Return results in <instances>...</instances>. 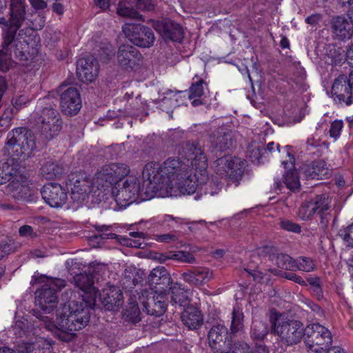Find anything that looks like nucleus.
<instances>
[{
    "instance_id": "nucleus-64",
    "label": "nucleus",
    "mask_w": 353,
    "mask_h": 353,
    "mask_svg": "<svg viewBox=\"0 0 353 353\" xmlns=\"http://www.w3.org/2000/svg\"><path fill=\"white\" fill-rule=\"evenodd\" d=\"M28 102L29 99L26 96L20 95L16 99H14V101H12V105L17 110H20L21 108L25 107Z\"/></svg>"
},
{
    "instance_id": "nucleus-59",
    "label": "nucleus",
    "mask_w": 353,
    "mask_h": 353,
    "mask_svg": "<svg viewBox=\"0 0 353 353\" xmlns=\"http://www.w3.org/2000/svg\"><path fill=\"white\" fill-rule=\"evenodd\" d=\"M155 239L159 242L170 243L178 241L179 235L176 232L168 234H157Z\"/></svg>"
},
{
    "instance_id": "nucleus-36",
    "label": "nucleus",
    "mask_w": 353,
    "mask_h": 353,
    "mask_svg": "<svg viewBox=\"0 0 353 353\" xmlns=\"http://www.w3.org/2000/svg\"><path fill=\"white\" fill-rule=\"evenodd\" d=\"M73 281L77 287L82 291L95 293L97 290L94 285V276L90 272L80 273L73 277Z\"/></svg>"
},
{
    "instance_id": "nucleus-42",
    "label": "nucleus",
    "mask_w": 353,
    "mask_h": 353,
    "mask_svg": "<svg viewBox=\"0 0 353 353\" xmlns=\"http://www.w3.org/2000/svg\"><path fill=\"white\" fill-rule=\"evenodd\" d=\"M332 342V337L331 332L328 330V334L323 333L321 336H319L317 340L314 342L313 347L308 348L311 351L316 353H321L323 351L328 352L330 350V345Z\"/></svg>"
},
{
    "instance_id": "nucleus-41",
    "label": "nucleus",
    "mask_w": 353,
    "mask_h": 353,
    "mask_svg": "<svg viewBox=\"0 0 353 353\" xmlns=\"http://www.w3.org/2000/svg\"><path fill=\"white\" fill-rule=\"evenodd\" d=\"M12 329L16 335L22 337L33 334L34 327L26 319L22 318L16 320L14 325H12Z\"/></svg>"
},
{
    "instance_id": "nucleus-33",
    "label": "nucleus",
    "mask_w": 353,
    "mask_h": 353,
    "mask_svg": "<svg viewBox=\"0 0 353 353\" xmlns=\"http://www.w3.org/2000/svg\"><path fill=\"white\" fill-rule=\"evenodd\" d=\"M323 333L328 334V329L319 323L309 324L304 329V343L308 348L313 347V343Z\"/></svg>"
},
{
    "instance_id": "nucleus-60",
    "label": "nucleus",
    "mask_w": 353,
    "mask_h": 353,
    "mask_svg": "<svg viewBox=\"0 0 353 353\" xmlns=\"http://www.w3.org/2000/svg\"><path fill=\"white\" fill-rule=\"evenodd\" d=\"M177 100H172V98H168L166 96H163V97L161 99L160 106L163 111L166 112H172V109L173 107L177 105Z\"/></svg>"
},
{
    "instance_id": "nucleus-50",
    "label": "nucleus",
    "mask_w": 353,
    "mask_h": 353,
    "mask_svg": "<svg viewBox=\"0 0 353 353\" xmlns=\"http://www.w3.org/2000/svg\"><path fill=\"white\" fill-rule=\"evenodd\" d=\"M338 235L347 247L353 248V223L347 227L341 228L338 232Z\"/></svg>"
},
{
    "instance_id": "nucleus-58",
    "label": "nucleus",
    "mask_w": 353,
    "mask_h": 353,
    "mask_svg": "<svg viewBox=\"0 0 353 353\" xmlns=\"http://www.w3.org/2000/svg\"><path fill=\"white\" fill-rule=\"evenodd\" d=\"M343 123L341 120L334 121L330 125L329 130L330 136L334 139H337L341 134V131L343 128Z\"/></svg>"
},
{
    "instance_id": "nucleus-1",
    "label": "nucleus",
    "mask_w": 353,
    "mask_h": 353,
    "mask_svg": "<svg viewBox=\"0 0 353 353\" xmlns=\"http://www.w3.org/2000/svg\"><path fill=\"white\" fill-rule=\"evenodd\" d=\"M192 169L174 158L168 159L162 165L148 163L142 173L146 196H178L194 193L208 179L205 171L202 173L199 170V176Z\"/></svg>"
},
{
    "instance_id": "nucleus-23",
    "label": "nucleus",
    "mask_w": 353,
    "mask_h": 353,
    "mask_svg": "<svg viewBox=\"0 0 353 353\" xmlns=\"http://www.w3.org/2000/svg\"><path fill=\"white\" fill-rule=\"evenodd\" d=\"M148 284L156 292H167L173 284L171 275L163 266H157L154 268L148 276Z\"/></svg>"
},
{
    "instance_id": "nucleus-47",
    "label": "nucleus",
    "mask_w": 353,
    "mask_h": 353,
    "mask_svg": "<svg viewBox=\"0 0 353 353\" xmlns=\"http://www.w3.org/2000/svg\"><path fill=\"white\" fill-rule=\"evenodd\" d=\"M268 333L267 324L262 321H254L252 325L251 336L254 339L262 340Z\"/></svg>"
},
{
    "instance_id": "nucleus-49",
    "label": "nucleus",
    "mask_w": 353,
    "mask_h": 353,
    "mask_svg": "<svg viewBox=\"0 0 353 353\" xmlns=\"http://www.w3.org/2000/svg\"><path fill=\"white\" fill-rule=\"evenodd\" d=\"M13 108H8L5 109L0 117V134L7 131L11 126V121L13 118Z\"/></svg>"
},
{
    "instance_id": "nucleus-18",
    "label": "nucleus",
    "mask_w": 353,
    "mask_h": 353,
    "mask_svg": "<svg viewBox=\"0 0 353 353\" xmlns=\"http://www.w3.org/2000/svg\"><path fill=\"white\" fill-rule=\"evenodd\" d=\"M41 194L46 203L52 208H61L68 200L65 190L57 183L44 185L41 190Z\"/></svg>"
},
{
    "instance_id": "nucleus-32",
    "label": "nucleus",
    "mask_w": 353,
    "mask_h": 353,
    "mask_svg": "<svg viewBox=\"0 0 353 353\" xmlns=\"http://www.w3.org/2000/svg\"><path fill=\"white\" fill-rule=\"evenodd\" d=\"M41 174L48 180H52L61 176L64 169L63 166L52 159H48L41 163Z\"/></svg>"
},
{
    "instance_id": "nucleus-40",
    "label": "nucleus",
    "mask_w": 353,
    "mask_h": 353,
    "mask_svg": "<svg viewBox=\"0 0 353 353\" xmlns=\"http://www.w3.org/2000/svg\"><path fill=\"white\" fill-rule=\"evenodd\" d=\"M264 155L263 144L260 141H252L247 148V157L252 163H259L260 159Z\"/></svg>"
},
{
    "instance_id": "nucleus-26",
    "label": "nucleus",
    "mask_w": 353,
    "mask_h": 353,
    "mask_svg": "<svg viewBox=\"0 0 353 353\" xmlns=\"http://www.w3.org/2000/svg\"><path fill=\"white\" fill-rule=\"evenodd\" d=\"M26 0H10L9 16L12 22L11 28L14 30H21V27L26 19Z\"/></svg>"
},
{
    "instance_id": "nucleus-35",
    "label": "nucleus",
    "mask_w": 353,
    "mask_h": 353,
    "mask_svg": "<svg viewBox=\"0 0 353 353\" xmlns=\"http://www.w3.org/2000/svg\"><path fill=\"white\" fill-rule=\"evenodd\" d=\"M168 291H171V302L173 305H178L185 308L190 306L188 292L182 288L181 284L174 283Z\"/></svg>"
},
{
    "instance_id": "nucleus-21",
    "label": "nucleus",
    "mask_w": 353,
    "mask_h": 353,
    "mask_svg": "<svg viewBox=\"0 0 353 353\" xmlns=\"http://www.w3.org/2000/svg\"><path fill=\"white\" fill-rule=\"evenodd\" d=\"M309 199L316 214L319 216L321 228L325 230L332 217L330 213L331 199L327 194H316Z\"/></svg>"
},
{
    "instance_id": "nucleus-29",
    "label": "nucleus",
    "mask_w": 353,
    "mask_h": 353,
    "mask_svg": "<svg viewBox=\"0 0 353 353\" xmlns=\"http://www.w3.org/2000/svg\"><path fill=\"white\" fill-rule=\"evenodd\" d=\"M303 174L307 179H323L329 175V170L323 160L312 161L303 168Z\"/></svg>"
},
{
    "instance_id": "nucleus-44",
    "label": "nucleus",
    "mask_w": 353,
    "mask_h": 353,
    "mask_svg": "<svg viewBox=\"0 0 353 353\" xmlns=\"http://www.w3.org/2000/svg\"><path fill=\"white\" fill-rule=\"evenodd\" d=\"M134 6H130L128 3L127 1L123 2H119L118 6L117 8V12L119 15L129 17L132 19H141L143 21L142 19V15L140 14L134 8Z\"/></svg>"
},
{
    "instance_id": "nucleus-20",
    "label": "nucleus",
    "mask_w": 353,
    "mask_h": 353,
    "mask_svg": "<svg viewBox=\"0 0 353 353\" xmlns=\"http://www.w3.org/2000/svg\"><path fill=\"white\" fill-rule=\"evenodd\" d=\"M99 65L92 56L79 59L77 62V75L83 82H92L98 76Z\"/></svg>"
},
{
    "instance_id": "nucleus-8",
    "label": "nucleus",
    "mask_w": 353,
    "mask_h": 353,
    "mask_svg": "<svg viewBox=\"0 0 353 353\" xmlns=\"http://www.w3.org/2000/svg\"><path fill=\"white\" fill-rule=\"evenodd\" d=\"M179 157L175 158L180 162L190 166L197 171L205 172L207 167V157L201 143L196 141H187L176 146Z\"/></svg>"
},
{
    "instance_id": "nucleus-61",
    "label": "nucleus",
    "mask_w": 353,
    "mask_h": 353,
    "mask_svg": "<svg viewBox=\"0 0 353 353\" xmlns=\"http://www.w3.org/2000/svg\"><path fill=\"white\" fill-rule=\"evenodd\" d=\"M281 227L289 232H293L295 233L301 232V226L290 220H282L280 223Z\"/></svg>"
},
{
    "instance_id": "nucleus-22",
    "label": "nucleus",
    "mask_w": 353,
    "mask_h": 353,
    "mask_svg": "<svg viewBox=\"0 0 353 353\" xmlns=\"http://www.w3.org/2000/svg\"><path fill=\"white\" fill-rule=\"evenodd\" d=\"M330 30L334 39L345 41L353 36V23L343 15L334 16L330 20Z\"/></svg>"
},
{
    "instance_id": "nucleus-3",
    "label": "nucleus",
    "mask_w": 353,
    "mask_h": 353,
    "mask_svg": "<svg viewBox=\"0 0 353 353\" xmlns=\"http://www.w3.org/2000/svg\"><path fill=\"white\" fill-rule=\"evenodd\" d=\"M271 333L277 335L285 346H293L301 343L304 336L305 327L300 321L274 312L270 316Z\"/></svg>"
},
{
    "instance_id": "nucleus-56",
    "label": "nucleus",
    "mask_w": 353,
    "mask_h": 353,
    "mask_svg": "<svg viewBox=\"0 0 353 353\" xmlns=\"http://www.w3.org/2000/svg\"><path fill=\"white\" fill-rule=\"evenodd\" d=\"M296 268L304 272H310L314 269V263L310 258L301 256L297 261Z\"/></svg>"
},
{
    "instance_id": "nucleus-12",
    "label": "nucleus",
    "mask_w": 353,
    "mask_h": 353,
    "mask_svg": "<svg viewBox=\"0 0 353 353\" xmlns=\"http://www.w3.org/2000/svg\"><path fill=\"white\" fill-rule=\"evenodd\" d=\"M215 163L217 172L220 174H225L232 182H237L241 179L246 165L245 160L231 157L218 158Z\"/></svg>"
},
{
    "instance_id": "nucleus-17",
    "label": "nucleus",
    "mask_w": 353,
    "mask_h": 353,
    "mask_svg": "<svg viewBox=\"0 0 353 353\" xmlns=\"http://www.w3.org/2000/svg\"><path fill=\"white\" fill-rule=\"evenodd\" d=\"M142 58V54L134 46L123 44L119 47L117 54V62L124 70H132L139 66Z\"/></svg>"
},
{
    "instance_id": "nucleus-13",
    "label": "nucleus",
    "mask_w": 353,
    "mask_h": 353,
    "mask_svg": "<svg viewBox=\"0 0 353 353\" xmlns=\"http://www.w3.org/2000/svg\"><path fill=\"white\" fill-rule=\"evenodd\" d=\"M332 94L340 103L343 102L347 105L353 104V70L348 77L340 74L334 79Z\"/></svg>"
},
{
    "instance_id": "nucleus-5",
    "label": "nucleus",
    "mask_w": 353,
    "mask_h": 353,
    "mask_svg": "<svg viewBox=\"0 0 353 353\" xmlns=\"http://www.w3.org/2000/svg\"><path fill=\"white\" fill-rule=\"evenodd\" d=\"M38 145L43 148L59 134L63 121L58 111L52 107L43 108L34 117Z\"/></svg>"
},
{
    "instance_id": "nucleus-45",
    "label": "nucleus",
    "mask_w": 353,
    "mask_h": 353,
    "mask_svg": "<svg viewBox=\"0 0 353 353\" xmlns=\"http://www.w3.org/2000/svg\"><path fill=\"white\" fill-rule=\"evenodd\" d=\"M227 351L230 353H251L250 346L245 341L236 340L228 341Z\"/></svg>"
},
{
    "instance_id": "nucleus-63",
    "label": "nucleus",
    "mask_w": 353,
    "mask_h": 353,
    "mask_svg": "<svg viewBox=\"0 0 353 353\" xmlns=\"http://www.w3.org/2000/svg\"><path fill=\"white\" fill-rule=\"evenodd\" d=\"M28 192L29 190L27 187L20 185L17 187L13 196L17 199L26 200L30 196Z\"/></svg>"
},
{
    "instance_id": "nucleus-37",
    "label": "nucleus",
    "mask_w": 353,
    "mask_h": 353,
    "mask_svg": "<svg viewBox=\"0 0 353 353\" xmlns=\"http://www.w3.org/2000/svg\"><path fill=\"white\" fill-rule=\"evenodd\" d=\"M244 314L239 307H234L232 313L230 338L242 333L244 330Z\"/></svg>"
},
{
    "instance_id": "nucleus-15",
    "label": "nucleus",
    "mask_w": 353,
    "mask_h": 353,
    "mask_svg": "<svg viewBox=\"0 0 353 353\" xmlns=\"http://www.w3.org/2000/svg\"><path fill=\"white\" fill-rule=\"evenodd\" d=\"M152 26L165 41L180 43L184 38L183 28L169 19L153 21Z\"/></svg>"
},
{
    "instance_id": "nucleus-28",
    "label": "nucleus",
    "mask_w": 353,
    "mask_h": 353,
    "mask_svg": "<svg viewBox=\"0 0 353 353\" xmlns=\"http://www.w3.org/2000/svg\"><path fill=\"white\" fill-rule=\"evenodd\" d=\"M145 278V274L143 270L130 267L125 270L120 282L123 289L132 292V289L141 283Z\"/></svg>"
},
{
    "instance_id": "nucleus-2",
    "label": "nucleus",
    "mask_w": 353,
    "mask_h": 353,
    "mask_svg": "<svg viewBox=\"0 0 353 353\" xmlns=\"http://www.w3.org/2000/svg\"><path fill=\"white\" fill-rule=\"evenodd\" d=\"M36 317L46 330L52 332L63 341H69L75 332L84 328L90 322V307L83 301H69L57 310L56 322L39 312Z\"/></svg>"
},
{
    "instance_id": "nucleus-6",
    "label": "nucleus",
    "mask_w": 353,
    "mask_h": 353,
    "mask_svg": "<svg viewBox=\"0 0 353 353\" xmlns=\"http://www.w3.org/2000/svg\"><path fill=\"white\" fill-rule=\"evenodd\" d=\"M143 179H144L143 177ZM143 179V188H140V182L137 178L129 177L125 181L117 183L110 191L108 196L114 198L117 205L120 208H124L134 202L137 201L139 196L141 199H150L152 197H147L145 194V186Z\"/></svg>"
},
{
    "instance_id": "nucleus-24",
    "label": "nucleus",
    "mask_w": 353,
    "mask_h": 353,
    "mask_svg": "<svg viewBox=\"0 0 353 353\" xmlns=\"http://www.w3.org/2000/svg\"><path fill=\"white\" fill-rule=\"evenodd\" d=\"M212 278V272L204 267H191L181 274V279L190 285H203Z\"/></svg>"
},
{
    "instance_id": "nucleus-30",
    "label": "nucleus",
    "mask_w": 353,
    "mask_h": 353,
    "mask_svg": "<svg viewBox=\"0 0 353 353\" xmlns=\"http://www.w3.org/2000/svg\"><path fill=\"white\" fill-rule=\"evenodd\" d=\"M212 151L214 152H223L230 150L233 145V140L230 132L221 128L211 140Z\"/></svg>"
},
{
    "instance_id": "nucleus-34",
    "label": "nucleus",
    "mask_w": 353,
    "mask_h": 353,
    "mask_svg": "<svg viewBox=\"0 0 353 353\" xmlns=\"http://www.w3.org/2000/svg\"><path fill=\"white\" fill-rule=\"evenodd\" d=\"M265 249L271 251V253L269 255L270 260L275 262L276 265L279 268L289 270H294L296 268L297 261L294 260L288 254L283 253H274L272 248L266 247Z\"/></svg>"
},
{
    "instance_id": "nucleus-14",
    "label": "nucleus",
    "mask_w": 353,
    "mask_h": 353,
    "mask_svg": "<svg viewBox=\"0 0 353 353\" xmlns=\"http://www.w3.org/2000/svg\"><path fill=\"white\" fill-rule=\"evenodd\" d=\"M289 160L283 161L282 164L286 170L282 179H274V188L275 191H281L283 183L290 190L295 191L299 189L300 182L297 170L294 168L295 159L293 155L287 152Z\"/></svg>"
},
{
    "instance_id": "nucleus-16",
    "label": "nucleus",
    "mask_w": 353,
    "mask_h": 353,
    "mask_svg": "<svg viewBox=\"0 0 353 353\" xmlns=\"http://www.w3.org/2000/svg\"><path fill=\"white\" fill-rule=\"evenodd\" d=\"M229 338L228 328L221 324L213 325L208 334V344L214 353H230L226 348Z\"/></svg>"
},
{
    "instance_id": "nucleus-51",
    "label": "nucleus",
    "mask_w": 353,
    "mask_h": 353,
    "mask_svg": "<svg viewBox=\"0 0 353 353\" xmlns=\"http://www.w3.org/2000/svg\"><path fill=\"white\" fill-rule=\"evenodd\" d=\"M344 50L335 45L329 46V50L327 52V56L331 59L332 63L334 65H337L341 63L343 60Z\"/></svg>"
},
{
    "instance_id": "nucleus-53",
    "label": "nucleus",
    "mask_w": 353,
    "mask_h": 353,
    "mask_svg": "<svg viewBox=\"0 0 353 353\" xmlns=\"http://www.w3.org/2000/svg\"><path fill=\"white\" fill-rule=\"evenodd\" d=\"M171 257L172 260L187 263H193L196 261L192 253L185 251H172Z\"/></svg>"
},
{
    "instance_id": "nucleus-62",
    "label": "nucleus",
    "mask_w": 353,
    "mask_h": 353,
    "mask_svg": "<svg viewBox=\"0 0 353 353\" xmlns=\"http://www.w3.org/2000/svg\"><path fill=\"white\" fill-rule=\"evenodd\" d=\"M5 168H9L7 163L0 164V184H5L12 179L11 173L6 172Z\"/></svg>"
},
{
    "instance_id": "nucleus-43",
    "label": "nucleus",
    "mask_w": 353,
    "mask_h": 353,
    "mask_svg": "<svg viewBox=\"0 0 353 353\" xmlns=\"http://www.w3.org/2000/svg\"><path fill=\"white\" fill-rule=\"evenodd\" d=\"M141 312L138 306V303H129L123 312V318L125 322L136 324L141 321Z\"/></svg>"
},
{
    "instance_id": "nucleus-25",
    "label": "nucleus",
    "mask_w": 353,
    "mask_h": 353,
    "mask_svg": "<svg viewBox=\"0 0 353 353\" xmlns=\"http://www.w3.org/2000/svg\"><path fill=\"white\" fill-rule=\"evenodd\" d=\"M99 299L104 308L109 311L119 310L123 303V293L116 287L103 289L100 293Z\"/></svg>"
},
{
    "instance_id": "nucleus-9",
    "label": "nucleus",
    "mask_w": 353,
    "mask_h": 353,
    "mask_svg": "<svg viewBox=\"0 0 353 353\" xmlns=\"http://www.w3.org/2000/svg\"><path fill=\"white\" fill-rule=\"evenodd\" d=\"M65 285V281L61 279H48L35 294V303L43 313L49 314L57 307L58 303L57 292Z\"/></svg>"
},
{
    "instance_id": "nucleus-55",
    "label": "nucleus",
    "mask_w": 353,
    "mask_h": 353,
    "mask_svg": "<svg viewBox=\"0 0 353 353\" xmlns=\"http://www.w3.org/2000/svg\"><path fill=\"white\" fill-rule=\"evenodd\" d=\"M127 2L141 10L151 11L154 9L152 0H127Z\"/></svg>"
},
{
    "instance_id": "nucleus-54",
    "label": "nucleus",
    "mask_w": 353,
    "mask_h": 353,
    "mask_svg": "<svg viewBox=\"0 0 353 353\" xmlns=\"http://www.w3.org/2000/svg\"><path fill=\"white\" fill-rule=\"evenodd\" d=\"M205 81L200 79L198 81L193 83L189 88V99L199 98L203 95V86Z\"/></svg>"
},
{
    "instance_id": "nucleus-46",
    "label": "nucleus",
    "mask_w": 353,
    "mask_h": 353,
    "mask_svg": "<svg viewBox=\"0 0 353 353\" xmlns=\"http://www.w3.org/2000/svg\"><path fill=\"white\" fill-rule=\"evenodd\" d=\"M316 214L310 199L305 200L299 207L298 216L303 221L311 220Z\"/></svg>"
},
{
    "instance_id": "nucleus-7",
    "label": "nucleus",
    "mask_w": 353,
    "mask_h": 353,
    "mask_svg": "<svg viewBox=\"0 0 353 353\" xmlns=\"http://www.w3.org/2000/svg\"><path fill=\"white\" fill-rule=\"evenodd\" d=\"M6 144L17 158L22 160L34 156V152L37 148L34 133L23 127L17 128L9 132Z\"/></svg>"
},
{
    "instance_id": "nucleus-31",
    "label": "nucleus",
    "mask_w": 353,
    "mask_h": 353,
    "mask_svg": "<svg viewBox=\"0 0 353 353\" xmlns=\"http://www.w3.org/2000/svg\"><path fill=\"white\" fill-rule=\"evenodd\" d=\"M181 318L183 324L190 330L197 329L203 324L201 312L192 305L184 309Z\"/></svg>"
},
{
    "instance_id": "nucleus-4",
    "label": "nucleus",
    "mask_w": 353,
    "mask_h": 353,
    "mask_svg": "<svg viewBox=\"0 0 353 353\" xmlns=\"http://www.w3.org/2000/svg\"><path fill=\"white\" fill-rule=\"evenodd\" d=\"M130 172L128 165L123 163H110L105 165L96 174L94 185L97 189L93 191L97 201L101 202L108 199L110 189L117 183L121 182L122 179Z\"/></svg>"
},
{
    "instance_id": "nucleus-57",
    "label": "nucleus",
    "mask_w": 353,
    "mask_h": 353,
    "mask_svg": "<svg viewBox=\"0 0 353 353\" xmlns=\"http://www.w3.org/2000/svg\"><path fill=\"white\" fill-rule=\"evenodd\" d=\"M121 243L130 248H144L146 243L141 239H132L128 237H122Z\"/></svg>"
},
{
    "instance_id": "nucleus-10",
    "label": "nucleus",
    "mask_w": 353,
    "mask_h": 353,
    "mask_svg": "<svg viewBox=\"0 0 353 353\" xmlns=\"http://www.w3.org/2000/svg\"><path fill=\"white\" fill-rule=\"evenodd\" d=\"M122 30L126 38L134 46L141 48H150L155 41L152 30L141 23H125Z\"/></svg>"
},
{
    "instance_id": "nucleus-27",
    "label": "nucleus",
    "mask_w": 353,
    "mask_h": 353,
    "mask_svg": "<svg viewBox=\"0 0 353 353\" xmlns=\"http://www.w3.org/2000/svg\"><path fill=\"white\" fill-rule=\"evenodd\" d=\"M93 185L95 186L94 183L92 184L85 179L76 180L71 188L70 192V197L73 203H77V206L81 205L88 198Z\"/></svg>"
},
{
    "instance_id": "nucleus-48",
    "label": "nucleus",
    "mask_w": 353,
    "mask_h": 353,
    "mask_svg": "<svg viewBox=\"0 0 353 353\" xmlns=\"http://www.w3.org/2000/svg\"><path fill=\"white\" fill-rule=\"evenodd\" d=\"M8 45L7 48H3V42L1 43L2 49L0 51V70L6 72L11 65V52L10 46Z\"/></svg>"
},
{
    "instance_id": "nucleus-38",
    "label": "nucleus",
    "mask_w": 353,
    "mask_h": 353,
    "mask_svg": "<svg viewBox=\"0 0 353 353\" xmlns=\"http://www.w3.org/2000/svg\"><path fill=\"white\" fill-rule=\"evenodd\" d=\"M12 22L10 21V17L9 16L8 19H6L5 17H0V25H3L2 28V39H3V48H7L8 45H12V43L15 41L17 33L19 31V30L12 29L11 28Z\"/></svg>"
},
{
    "instance_id": "nucleus-19",
    "label": "nucleus",
    "mask_w": 353,
    "mask_h": 353,
    "mask_svg": "<svg viewBox=\"0 0 353 353\" xmlns=\"http://www.w3.org/2000/svg\"><path fill=\"white\" fill-rule=\"evenodd\" d=\"M60 107L65 115L74 116L79 112L81 99L77 88L69 87L63 92L60 97Z\"/></svg>"
},
{
    "instance_id": "nucleus-52",
    "label": "nucleus",
    "mask_w": 353,
    "mask_h": 353,
    "mask_svg": "<svg viewBox=\"0 0 353 353\" xmlns=\"http://www.w3.org/2000/svg\"><path fill=\"white\" fill-rule=\"evenodd\" d=\"M17 243L10 238H6L1 241L0 243V259L6 254H10L17 250Z\"/></svg>"
},
{
    "instance_id": "nucleus-11",
    "label": "nucleus",
    "mask_w": 353,
    "mask_h": 353,
    "mask_svg": "<svg viewBox=\"0 0 353 353\" xmlns=\"http://www.w3.org/2000/svg\"><path fill=\"white\" fill-rule=\"evenodd\" d=\"M139 295L138 300L143 305V310L147 314L161 316L167 309V299L162 294H154L147 289L142 290L141 292H137Z\"/></svg>"
},
{
    "instance_id": "nucleus-39",
    "label": "nucleus",
    "mask_w": 353,
    "mask_h": 353,
    "mask_svg": "<svg viewBox=\"0 0 353 353\" xmlns=\"http://www.w3.org/2000/svg\"><path fill=\"white\" fill-rule=\"evenodd\" d=\"M31 30L28 28H23L19 30V31L17 33L16 39L14 42L12 43L10 47V52H12V48H13V54L14 57L19 60H26L27 59V55L23 50V48H21V39H23V36L27 34V32L30 31Z\"/></svg>"
}]
</instances>
